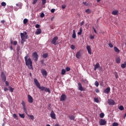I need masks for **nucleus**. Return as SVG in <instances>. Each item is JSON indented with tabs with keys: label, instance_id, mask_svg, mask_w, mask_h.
Returning <instances> with one entry per match:
<instances>
[{
	"label": "nucleus",
	"instance_id": "1",
	"mask_svg": "<svg viewBox=\"0 0 126 126\" xmlns=\"http://www.w3.org/2000/svg\"><path fill=\"white\" fill-rule=\"evenodd\" d=\"M34 82L36 85V86L37 87V88L39 89L40 90H41V91H45V92H48L49 93V94H50L51 93V91H50V89L49 88H47L45 87H43L41 86V85H40V83H39V82L38 81V80H37V79L34 78Z\"/></svg>",
	"mask_w": 126,
	"mask_h": 126
},
{
	"label": "nucleus",
	"instance_id": "2",
	"mask_svg": "<svg viewBox=\"0 0 126 126\" xmlns=\"http://www.w3.org/2000/svg\"><path fill=\"white\" fill-rule=\"evenodd\" d=\"M29 58V55L28 54H27L26 56V57H25L26 65L28 66L29 69H33V65L32 64V61H31V59Z\"/></svg>",
	"mask_w": 126,
	"mask_h": 126
},
{
	"label": "nucleus",
	"instance_id": "3",
	"mask_svg": "<svg viewBox=\"0 0 126 126\" xmlns=\"http://www.w3.org/2000/svg\"><path fill=\"white\" fill-rule=\"evenodd\" d=\"M21 44H24V42H25V34L24 33L21 32Z\"/></svg>",
	"mask_w": 126,
	"mask_h": 126
},
{
	"label": "nucleus",
	"instance_id": "4",
	"mask_svg": "<svg viewBox=\"0 0 126 126\" xmlns=\"http://www.w3.org/2000/svg\"><path fill=\"white\" fill-rule=\"evenodd\" d=\"M32 56L33 57L34 59V62H37L38 61V54L36 52H34L32 53Z\"/></svg>",
	"mask_w": 126,
	"mask_h": 126
},
{
	"label": "nucleus",
	"instance_id": "5",
	"mask_svg": "<svg viewBox=\"0 0 126 126\" xmlns=\"http://www.w3.org/2000/svg\"><path fill=\"white\" fill-rule=\"evenodd\" d=\"M41 72L44 77H46V76H47V75H48V72H47V70H45L44 69H41Z\"/></svg>",
	"mask_w": 126,
	"mask_h": 126
},
{
	"label": "nucleus",
	"instance_id": "6",
	"mask_svg": "<svg viewBox=\"0 0 126 126\" xmlns=\"http://www.w3.org/2000/svg\"><path fill=\"white\" fill-rule=\"evenodd\" d=\"M1 78L3 81H6V77L5 76V74H4V72H1L0 74Z\"/></svg>",
	"mask_w": 126,
	"mask_h": 126
},
{
	"label": "nucleus",
	"instance_id": "7",
	"mask_svg": "<svg viewBox=\"0 0 126 126\" xmlns=\"http://www.w3.org/2000/svg\"><path fill=\"white\" fill-rule=\"evenodd\" d=\"M58 39H59L58 36L54 37L51 41L52 44H53V45H55L56 46V45H57V43L56 42H57V41H58Z\"/></svg>",
	"mask_w": 126,
	"mask_h": 126
},
{
	"label": "nucleus",
	"instance_id": "8",
	"mask_svg": "<svg viewBox=\"0 0 126 126\" xmlns=\"http://www.w3.org/2000/svg\"><path fill=\"white\" fill-rule=\"evenodd\" d=\"M99 125L100 126H105L107 124V122L104 119H101L99 121Z\"/></svg>",
	"mask_w": 126,
	"mask_h": 126
},
{
	"label": "nucleus",
	"instance_id": "9",
	"mask_svg": "<svg viewBox=\"0 0 126 126\" xmlns=\"http://www.w3.org/2000/svg\"><path fill=\"white\" fill-rule=\"evenodd\" d=\"M78 86L79 87L78 89L80 91H85V89L83 88L81 83H78Z\"/></svg>",
	"mask_w": 126,
	"mask_h": 126
},
{
	"label": "nucleus",
	"instance_id": "10",
	"mask_svg": "<svg viewBox=\"0 0 126 126\" xmlns=\"http://www.w3.org/2000/svg\"><path fill=\"white\" fill-rule=\"evenodd\" d=\"M50 117L53 120H56V114L54 112V110H52L50 113Z\"/></svg>",
	"mask_w": 126,
	"mask_h": 126
},
{
	"label": "nucleus",
	"instance_id": "11",
	"mask_svg": "<svg viewBox=\"0 0 126 126\" xmlns=\"http://www.w3.org/2000/svg\"><path fill=\"white\" fill-rule=\"evenodd\" d=\"M65 100H66V95H65V94H62L61 95V97L60 98V101H65Z\"/></svg>",
	"mask_w": 126,
	"mask_h": 126
},
{
	"label": "nucleus",
	"instance_id": "12",
	"mask_svg": "<svg viewBox=\"0 0 126 126\" xmlns=\"http://www.w3.org/2000/svg\"><path fill=\"white\" fill-rule=\"evenodd\" d=\"M28 99L29 103H33V97H32L30 94L28 95Z\"/></svg>",
	"mask_w": 126,
	"mask_h": 126
},
{
	"label": "nucleus",
	"instance_id": "13",
	"mask_svg": "<svg viewBox=\"0 0 126 126\" xmlns=\"http://www.w3.org/2000/svg\"><path fill=\"white\" fill-rule=\"evenodd\" d=\"M80 57H81V51L77 52L76 54V58L77 59H80Z\"/></svg>",
	"mask_w": 126,
	"mask_h": 126
},
{
	"label": "nucleus",
	"instance_id": "14",
	"mask_svg": "<svg viewBox=\"0 0 126 126\" xmlns=\"http://www.w3.org/2000/svg\"><path fill=\"white\" fill-rule=\"evenodd\" d=\"M87 50L89 55H92V52H91V47L89 45L87 46Z\"/></svg>",
	"mask_w": 126,
	"mask_h": 126
},
{
	"label": "nucleus",
	"instance_id": "15",
	"mask_svg": "<svg viewBox=\"0 0 126 126\" xmlns=\"http://www.w3.org/2000/svg\"><path fill=\"white\" fill-rule=\"evenodd\" d=\"M42 33V30L41 29H37L35 32V35H40Z\"/></svg>",
	"mask_w": 126,
	"mask_h": 126
},
{
	"label": "nucleus",
	"instance_id": "16",
	"mask_svg": "<svg viewBox=\"0 0 126 126\" xmlns=\"http://www.w3.org/2000/svg\"><path fill=\"white\" fill-rule=\"evenodd\" d=\"M113 15H119V11L117 10H113L112 12Z\"/></svg>",
	"mask_w": 126,
	"mask_h": 126
},
{
	"label": "nucleus",
	"instance_id": "17",
	"mask_svg": "<svg viewBox=\"0 0 126 126\" xmlns=\"http://www.w3.org/2000/svg\"><path fill=\"white\" fill-rule=\"evenodd\" d=\"M99 67H100V64L99 63H97L94 65V70H97V68H99Z\"/></svg>",
	"mask_w": 126,
	"mask_h": 126
},
{
	"label": "nucleus",
	"instance_id": "18",
	"mask_svg": "<svg viewBox=\"0 0 126 126\" xmlns=\"http://www.w3.org/2000/svg\"><path fill=\"white\" fill-rule=\"evenodd\" d=\"M108 104L109 105H115V101L113 99L108 100Z\"/></svg>",
	"mask_w": 126,
	"mask_h": 126
},
{
	"label": "nucleus",
	"instance_id": "19",
	"mask_svg": "<svg viewBox=\"0 0 126 126\" xmlns=\"http://www.w3.org/2000/svg\"><path fill=\"white\" fill-rule=\"evenodd\" d=\"M110 91H111V89L110 87H108L105 90L104 93H107L108 94Z\"/></svg>",
	"mask_w": 126,
	"mask_h": 126
},
{
	"label": "nucleus",
	"instance_id": "20",
	"mask_svg": "<svg viewBox=\"0 0 126 126\" xmlns=\"http://www.w3.org/2000/svg\"><path fill=\"white\" fill-rule=\"evenodd\" d=\"M72 38H73V39H75L76 38V34L75 33V30H74L73 31Z\"/></svg>",
	"mask_w": 126,
	"mask_h": 126
},
{
	"label": "nucleus",
	"instance_id": "21",
	"mask_svg": "<svg viewBox=\"0 0 126 126\" xmlns=\"http://www.w3.org/2000/svg\"><path fill=\"white\" fill-rule=\"evenodd\" d=\"M116 62L117 63H121V58L120 57L116 58Z\"/></svg>",
	"mask_w": 126,
	"mask_h": 126
},
{
	"label": "nucleus",
	"instance_id": "22",
	"mask_svg": "<svg viewBox=\"0 0 126 126\" xmlns=\"http://www.w3.org/2000/svg\"><path fill=\"white\" fill-rule=\"evenodd\" d=\"M69 118L71 121H74V120L75 119V117L73 115L69 116Z\"/></svg>",
	"mask_w": 126,
	"mask_h": 126
},
{
	"label": "nucleus",
	"instance_id": "23",
	"mask_svg": "<svg viewBox=\"0 0 126 126\" xmlns=\"http://www.w3.org/2000/svg\"><path fill=\"white\" fill-rule=\"evenodd\" d=\"M114 51L116 52V53H120V50L119 49V48H118L117 47L115 46L114 48Z\"/></svg>",
	"mask_w": 126,
	"mask_h": 126
},
{
	"label": "nucleus",
	"instance_id": "24",
	"mask_svg": "<svg viewBox=\"0 0 126 126\" xmlns=\"http://www.w3.org/2000/svg\"><path fill=\"white\" fill-rule=\"evenodd\" d=\"M16 6H19L18 8H22V4L21 3L16 4Z\"/></svg>",
	"mask_w": 126,
	"mask_h": 126
},
{
	"label": "nucleus",
	"instance_id": "25",
	"mask_svg": "<svg viewBox=\"0 0 126 126\" xmlns=\"http://www.w3.org/2000/svg\"><path fill=\"white\" fill-rule=\"evenodd\" d=\"M65 72H66L65 69H62V70L61 71V74L62 75H63L64 74H65Z\"/></svg>",
	"mask_w": 126,
	"mask_h": 126
},
{
	"label": "nucleus",
	"instance_id": "26",
	"mask_svg": "<svg viewBox=\"0 0 126 126\" xmlns=\"http://www.w3.org/2000/svg\"><path fill=\"white\" fill-rule=\"evenodd\" d=\"M48 56H49L48 53H45L43 55L42 57L44 59H46V58H48Z\"/></svg>",
	"mask_w": 126,
	"mask_h": 126
},
{
	"label": "nucleus",
	"instance_id": "27",
	"mask_svg": "<svg viewBox=\"0 0 126 126\" xmlns=\"http://www.w3.org/2000/svg\"><path fill=\"white\" fill-rule=\"evenodd\" d=\"M19 115L20 117L21 118H22V119H24L25 118V114H21L20 113Z\"/></svg>",
	"mask_w": 126,
	"mask_h": 126
},
{
	"label": "nucleus",
	"instance_id": "28",
	"mask_svg": "<svg viewBox=\"0 0 126 126\" xmlns=\"http://www.w3.org/2000/svg\"><path fill=\"white\" fill-rule=\"evenodd\" d=\"M13 117L14 119H15V120H18V117H17V115L16 114H14L13 115Z\"/></svg>",
	"mask_w": 126,
	"mask_h": 126
},
{
	"label": "nucleus",
	"instance_id": "29",
	"mask_svg": "<svg viewBox=\"0 0 126 126\" xmlns=\"http://www.w3.org/2000/svg\"><path fill=\"white\" fill-rule=\"evenodd\" d=\"M28 22V19H24L23 20V23L24 24H26Z\"/></svg>",
	"mask_w": 126,
	"mask_h": 126
},
{
	"label": "nucleus",
	"instance_id": "30",
	"mask_svg": "<svg viewBox=\"0 0 126 126\" xmlns=\"http://www.w3.org/2000/svg\"><path fill=\"white\" fill-rule=\"evenodd\" d=\"M126 63H122L121 64V67L122 68H126Z\"/></svg>",
	"mask_w": 126,
	"mask_h": 126
},
{
	"label": "nucleus",
	"instance_id": "31",
	"mask_svg": "<svg viewBox=\"0 0 126 126\" xmlns=\"http://www.w3.org/2000/svg\"><path fill=\"white\" fill-rule=\"evenodd\" d=\"M8 88H9L10 92H11V93L13 92V91L14 90V89L12 88V87H11L10 86L8 87Z\"/></svg>",
	"mask_w": 126,
	"mask_h": 126
},
{
	"label": "nucleus",
	"instance_id": "32",
	"mask_svg": "<svg viewBox=\"0 0 126 126\" xmlns=\"http://www.w3.org/2000/svg\"><path fill=\"white\" fill-rule=\"evenodd\" d=\"M82 34V28H80V32H78V35H81Z\"/></svg>",
	"mask_w": 126,
	"mask_h": 126
},
{
	"label": "nucleus",
	"instance_id": "33",
	"mask_svg": "<svg viewBox=\"0 0 126 126\" xmlns=\"http://www.w3.org/2000/svg\"><path fill=\"white\" fill-rule=\"evenodd\" d=\"M82 34V28H80V32H78V35H81Z\"/></svg>",
	"mask_w": 126,
	"mask_h": 126
},
{
	"label": "nucleus",
	"instance_id": "34",
	"mask_svg": "<svg viewBox=\"0 0 126 126\" xmlns=\"http://www.w3.org/2000/svg\"><path fill=\"white\" fill-rule=\"evenodd\" d=\"M86 13H88L89 14H90V13H91V10H90V9H88L86 10Z\"/></svg>",
	"mask_w": 126,
	"mask_h": 126
},
{
	"label": "nucleus",
	"instance_id": "35",
	"mask_svg": "<svg viewBox=\"0 0 126 126\" xmlns=\"http://www.w3.org/2000/svg\"><path fill=\"white\" fill-rule=\"evenodd\" d=\"M105 115L104 114V113H101L99 115V117L101 118V119H103V118H104Z\"/></svg>",
	"mask_w": 126,
	"mask_h": 126
},
{
	"label": "nucleus",
	"instance_id": "36",
	"mask_svg": "<svg viewBox=\"0 0 126 126\" xmlns=\"http://www.w3.org/2000/svg\"><path fill=\"white\" fill-rule=\"evenodd\" d=\"M124 109L125 108L122 105L119 107V110H120V111H124Z\"/></svg>",
	"mask_w": 126,
	"mask_h": 126
},
{
	"label": "nucleus",
	"instance_id": "37",
	"mask_svg": "<svg viewBox=\"0 0 126 126\" xmlns=\"http://www.w3.org/2000/svg\"><path fill=\"white\" fill-rule=\"evenodd\" d=\"M94 102L95 103H99V98H94Z\"/></svg>",
	"mask_w": 126,
	"mask_h": 126
},
{
	"label": "nucleus",
	"instance_id": "38",
	"mask_svg": "<svg viewBox=\"0 0 126 126\" xmlns=\"http://www.w3.org/2000/svg\"><path fill=\"white\" fill-rule=\"evenodd\" d=\"M112 126H119V124L117 123L114 122L113 123Z\"/></svg>",
	"mask_w": 126,
	"mask_h": 126
},
{
	"label": "nucleus",
	"instance_id": "39",
	"mask_svg": "<svg viewBox=\"0 0 126 126\" xmlns=\"http://www.w3.org/2000/svg\"><path fill=\"white\" fill-rule=\"evenodd\" d=\"M1 5L2 6H5L6 5V3H5V2H2Z\"/></svg>",
	"mask_w": 126,
	"mask_h": 126
},
{
	"label": "nucleus",
	"instance_id": "40",
	"mask_svg": "<svg viewBox=\"0 0 126 126\" xmlns=\"http://www.w3.org/2000/svg\"><path fill=\"white\" fill-rule=\"evenodd\" d=\"M94 85H95V86H96V87H98V86H99V83L98 82V81H96L95 82Z\"/></svg>",
	"mask_w": 126,
	"mask_h": 126
},
{
	"label": "nucleus",
	"instance_id": "41",
	"mask_svg": "<svg viewBox=\"0 0 126 126\" xmlns=\"http://www.w3.org/2000/svg\"><path fill=\"white\" fill-rule=\"evenodd\" d=\"M114 75L115 76L116 78L118 79V72H115Z\"/></svg>",
	"mask_w": 126,
	"mask_h": 126
},
{
	"label": "nucleus",
	"instance_id": "42",
	"mask_svg": "<svg viewBox=\"0 0 126 126\" xmlns=\"http://www.w3.org/2000/svg\"><path fill=\"white\" fill-rule=\"evenodd\" d=\"M28 117H30L31 120H34V116L33 115H28Z\"/></svg>",
	"mask_w": 126,
	"mask_h": 126
},
{
	"label": "nucleus",
	"instance_id": "43",
	"mask_svg": "<svg viewBox=\"0 0 126 126\" xmlns=\"http://www.w3.org/2000/svg\"><path fill=\"white\" fill-rule=\"evenodd\" d=\"M65 70L66 71H69L70 70V68L69 67H66Z\"/></svg>",
	"mask_w": 126,
	"mask_h": 126
},
{
	"label": "nucleus",
	"instance_id": "44",
	"mask_svg": "<svg viewBox=\"0 0 126 126\" xmlns=\"http://www.w3.org/2000/svg\"><path fill=\"white\" fill-rule=\"evenodd\" d=\"M22 105L23 107H25L26 106L25 102L23 100L22 101Z\"/></svg>",
	"mask_w": 126,
	"mask_h": 126
},
{
	"label": "nucleus",
	"instance_id": "45",
	"mask_svg": "<svg viewBox=\"0 0 126 126\" xmlns=\"http://www.w3.org/2000/svg\"><path fill=\"white\" fill-rule=\"evenodd\" d=\"M45 17V14H44V13H42L41 14H40V17L41 18H43V17Z\"/></svg>",
	"mask_w": 126,
	"mask_h": 126
},
{
	"label": "nucleus",
	"instance_id": "46",
	"mask_svg": "<svg viewBox=\"0 0 126 126\" xmlns=\"http://www.w3.org/2000/svg\"><path fill=\"white\" fill-rule=\"evenodd\" d=\"M71 49H72V50H74L75 49V46L73 45H71Z\"/></svg>",
	"mask_w": 126,
	"mask_h": 126
},
{
	"label": "nucleus",
	"instance_id": "47",
	"mask_svg": "<svg viewBox=\"0 0 126 126\" xmlns=\"http://www.w3.org/2000/svg\"><path fill=\"white\" fill-rule=\"evenodd\" d=\"M40 63H41V64H44V65H46V63H44V60H41V61H40Z\"/></svg>",
	"mask_w": 126,
	"mask_h": 126
},
{
	"label": "nucleus",
	"instance_id": "48",
	"mask_svg": "<svg viewBox=\"0 0 126 126\" xmlns=\"http://www.w3.org/2000/svg\"><path fill=\"white\" fill-rule=\"evenodd\" d=\"M13 44L14 45V46H16V45H17V41H14Z\"/></svg>",
	"mask_w": 126,
	"mask_h": 126
},
{
	"label": "nucleus",
	"instance_id": "49",
	"mask_svg": "<svg viewBox=\"0 0 126 126\" xmlns=\"http://www.w3.org/2000/svg\"><path fill=\"white\" fill-rule=\"evenodd\" d=\"M109 47H110V48H113V47H114V45L111 43H109Z\"/></svg>",
	"mask_w": 126,
	"mask_h": 126
},
{
	"label": "nucleus",
	"instance_id": "50",
	"mask_svg": "<svg viewBox=\"0 0 126 126\" xmlns=\"http://www.w3.org/2000/svg\"><path fill=\"white\" fill-rule=\"evenodd\" d=\"M37 1H38L37 0H33V1L32 2V4H35L36 3V2H37Z\"/></svg>",
	"mask_w": 126,
	"mask_h": 126
},
{
	"label": "nucleus",
	"instance_id": "51",
	"mask_svg": "<svg viewBox=\"0 0 126 126\" xmlns=\"http://www.w3.org/2000/svg\"><path fill=\"white\" fill-rule=\"evenodd\" d=\"M42 4H45L46 3V0H41Z\"/></svg>",
	"mask_w": 126,
	"mask_h": 126
},
{
	"label": "nucleus",
	"instance_id": "52",
	"mask_svg": "<svg viewBox=\"0 0 126 126\" xmlns=\"http://www.w3.org/2000/svg\"><path fill=\"white\" fill-rule=\"evenodd\" d=\"M35 28H40V25L39 24H36L35 25Z\"/></svg>",
	"mask_w": 126,
	"mask_h": 126
},
{
	"label": "nucleus",
	"instance_id": "53",
	"mask_svg": "<svg viewBox=\"0 0 126 126\" xmlns=\"http://www.w3.org/2000/svg\"><path fill=\"white\" fill-rule=\"evenodd\" d=\"M55 10H56V9H52L51 10V12H52V13H54V12H55Z\"/></svg>",
	"mask_w": 126,
	"mask_h": 126
},
{
	"label": "nucleus",
	"instance_id": "54",
	"mask_svg": "<svg viewBox=\"0 0 126 126\" xmlns=\"http://www.w3.org/2000/svg\"><path fill=\"white\" fill-rule=\"evenodd\" d=\"M94 33H95V34H97V31H96V29L95 28H94V27L93 28Z\"/></svg>",
	"mask_w": 126,
	"mask_h": 126
},
{
	"label": "nucleus",
	"instance_id": "55",
	"mask_svg": "<svg viewBox=\"0 0 126 126\" xmlns=\"http://www.w3.org/2000/svg\"><path fill=\"white\" fill-rule=\"evenodd\" d=\"M83 4H85V5H86L87 6L88 5V3H87V2H83Z\"/></svg>",
	"mask_w": 126,
	"mask_h": 126
},
{
	"label": "nucleus",
	"instance_id": "56",
	"mask_svg": "<svg viewBox=\"0 0 126 126\" xmlns=\"http://www.w3.org/2000/svg\"><path fill=\"white\" fill-rule=\"evenodd\" d=\"M65 5H63L62 8H63V9H64V8H65Z\"/></svg>",
	"mask_w": 126,
	"mask_h": 126
},
{
	"label": "nucleus",
	"instance_id": "57",
	"mask_svg": "<svg viewBox=\"0 0 126 126\" xmlns=\"http://www.w3.org/2000/svg\"><path fill=\"white\" fill-rule=\"evenodd\" d=\"M84 24V21H83L82 22H81L80 25L81 26H83Z\"/></svg>",
	"mask_w": 126,
	"mask_h": 126
},
{
	"label": "nucleus",
	"instance_id": "58",
	"mask_svg": "<svg viewBox=\"0 0 126 126\" xmlns=\"http://www.w3.org/2000/svg\"><path fill=\"white\" fill-rule=\"evenodd\" d=\"M95 38V36H93V35H91L90 36V39H94Z\"/></svg>",
	"mask_w": 126,
	"mask_h": 126
},
{
	"label": "nucleus",
	"instance_id": "59",
	"mask_svg": "<svg viewBox=\"0 0 126 126\" xmlns=\"http://www.w3.org/2000/svg\"><path fill=\"white\" fill-rule=\"evenodd\" d=\"M5 84H6V86H8L9 85L8 82H7V81L5 82Z\"/></svg>",
	"mask_w": 126,
	"mask_h": 126
},
{
	"label": "nucleus",
	"instance_id": "60",
	"mask_svg": "<svg viewBox=\"0 0 126 126\" xmlns=\"http://www.w3.org/2000/svg\"><path fill=\"white\" fill-rule=\"evenodd\" d=\"M0 22H1V23H2V24H3V23H4V22H5V21L3 20H1L0 21Z\"/></svg>",
	"mask_w": 126,
	"mask_h": 126
},
{
	"label": "nucleus",
	"instance_id": "61",
	"mask_svg": "<svg viewBox=\"0 0 126 126\" xmlns=\"http://www.w3.org/2000/svg\"><path fill=\"white\" fill-rule=\"evenodd\" d=\"M95 92H96V93H99V92H100V91H99L98 89H96V90H95Z\"/></svg>",
	"mask_w": 126,
	"mask_h": 126
},
{
	"label": "nucleus",
	"instance_id": "62",
	"mask_svg": "<svg viewBox=\"0 0 126 126\" xmlns=\"http://www.w3.org/2000/svg\"><path fill=\"white\" fill-rule=\"evenodd\" d=\"M8 90V89H7V88H4V91H7Z\"/></svg>",
	"mask_w": 126,
	"mask_h": 126
},
{
	"label": "nucleus",
	"instance_id": "63",
	"mask_svg": "<svg viewBox=\"0 0 126 126\" xmlns=\"http://www.w3.org/2000/svg\"><path fill=\"white\" fill-rule=\"evenodd\" d=\"M23 109L25 111H26V106H23Z\"/></svg>",
	"mask_w": 126,
	"mask_h": 126
},
{
	"label": "nucleus",
	"instance_id": "64",
	"mask_svg": "<svg viewBox=\"0 0 126 126\" xmlns=\"http://www.w3.org/2000/svg\"><path fill=\"white\" fill-rule=\"evenodd\" d=\"M55 126H60L59 124H56L55 125Z\"/></svg>",
	"mask_w": 126,
	"mask_h": 126
}]
</instances>
